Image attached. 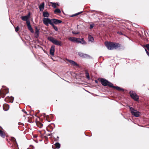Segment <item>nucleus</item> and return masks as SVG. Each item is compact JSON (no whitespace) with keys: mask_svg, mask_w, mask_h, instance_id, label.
<instances>
[{"mask_svg":"<svg viewBox=\"0 0 149 149\" xmlns=\"http://www.w3.org/2000/svg\"><path fill=\"white\" fill-rule=\"evenodd\" d=\"M54 12L55 13H61V11L59 9H58V8L56 9L55 10Z\"/></svg>","mask_w":149,"mask_h":149,"instance_id":"nucleus-24","label":"nucleus"},{"mask_svg":"<svg viewBox=\"0 0 149 149\" xmlns=\"http://www.w3.org/2000/svg\"><path fill=\"white\" fill-rule=\"evenodd\" d=\"M57 5H58H58H59L58 4H57Z\"/></svg>","mask_w":149,"mask_h":149,"instance_id":"nucleus-42","label":"nucleus"},{"mask_svg":"<svg viewBox=\"0 0 149 149\" xmlns=\"http://www.w3.org/2000/svg\"><path fill=\"white\" fill-rule=\"evenodd\" d=\"M79 55L81 57L84 58H88L89 56L87 54H84L81 52L78 53Z\"/></svg>","mask_w":149,"mask_h":149,"instance_id":"nucleus-9","label":"nucleus"},{"mask_svg":"<svg viewBox=\"0 0 149 149\" xmlns=\"http://www.w3.org/2000/svg\"><path fill=\"white\" fill-rule=\"evenodd\" d=\"M28 29L30 30L31 33H33L34 31L30 24L27 25Z\"/></svg>","mask_w":149,"mask_h":149,"instance_id":"nucleus-17","label":"nucleus"},{"mask_svg":"<svg viewBox=\"0 0 149 149\" xmlns=\"http://www.w3.org/2000/svg\"><path fill=\"white\" fill-rule=\"evenodd\" d=\"M39 36V30L36 28V31L35 33V37L37 38Z\"/></svg>","mask_w":149,"mask_h":149,"instance_id":"nucleus-13","label":"nucleus"},{"mask_svg":"<svg viewBox=\"0 0 149 149\" xmlns=\"http://www.w3.org/2000/svg\"><path fill=\"white\" fill-rule=\"evenodd\" d=\"M57 138H59V137H58V136H57Z\"/></svg>","mask_w":149,"mask_h":149,"instance_id":"nucleus-41","label":"nucleus"},{"mask_svg":"<svg viewBox=\"0 0 149 149\" xmlns=\"http://www.w3.org/2000/svg\"><path fill=\"white\" fill-rule=\"evenodd\" d=\"M94 26V24H92L90 25V29H92Z\"/></svg>","mask_w":149,"mask_h":149,"instance_id":"nucleus-30","label":"nucleus"},{"mask_svg":"<svg viewBox=\"0 0 149 149\" xmlns=\"http://www.w3.org/2000/svg\"><path fill=\"white\" fill-rule=\"evenodd\" d=\"M49 14L47 12H45L43 13V15L44 17H48L49 16Z\"/></svg>","mask_w":149,"mask_h":149,"instance_id":"nucleus-16","label":"nucleus"},{"mask_svg":"<svg viewBox=\"0 0 149 149\" xmlns=\"http://www.w3.org/2000/svg\"><path fill=\"white\" fill-rule=\"evenodd\" d=\"M95 82L96 83H97L98 82H97V80H95Z\"/></svg>","mask_w":149,"mask_h":149,"instance_id":"nucleus-39","label":"nucleus"},{"mask_svg":"<svg viewBox=\"0 0 149 149\" xmlns=\"http://www.w3.org/2000/svg\"><path fill=\"white\" fill-rule=\"evenodd\" d=\"M52 21L55 24H59L62 22L61 20L54 19H52Z\"/></svg>","mask_w":149,"mask_h":149,"instance_id":"nucleus-10","label":"nucleus"},{"mask_svg":"<svg viewBox=\"0 0 149 149\" xmlns=\"http://www.w3.org/2000/svg\"><path fill=\"white\" fill-rule=\"evenodd\" d=\"M88 40L91 42H94V40L93 38L91 35H89L88 36Z\"/></svg>","mask_w":149,"mask_h":149,"instance_id":"nucleus-15","label":"nucleus"},{"mask_svg":"<svg viewBox=\"0 0 149 149\" xmlns=\"http://www.w3.org/2000/svg\"><path fill=\"white\" fill-rule=\"evenodd\" d=\"M105 44L107 49L109 50L116 49L120 47V45L119 43L111 42H105Z\"/></svg>","mask_w":149,"mask_h":149,"instance_id":"nucleus-1","label":"nucleus"},{"mask_svg":"<svg viewBox=\"0 0 149 149\" xmlns=\"http://www.w3.org/2000/svg\"><path fill=\"white\" fill-rule=\"evenodd\" d=\"M3 108L4 111H7L9 109V107L8 104H4L3 106Z\"/></svg>","mask_w":149,"mask_h":149,"instance_id":"nucleus-12","label":"nucleus"},{"mask_svg":"<svg viewBox=\"0 0 149 149\" xmlns=\"http://www.w3.org/2000/svg\"><path fill=\"white\" fill-rule=\"evenodd\" d=\"M11 98H12V99H13H13H14V97H11Z\"/></svg>","mask_w":149,"mask_h":149,"instance_id":"nucleus-40","label":"nucleus"},{"mask_svg":"<svg viewBox=\"0 0 149 149\" xmlns=\"http://www.w3.org/2000/svg\"><path fill=\"white\" fill-rule=\"evenodd\" d=\"M54 46H52L50 48V53L51 55L53 56L54 54Z\"/></svg>","mask_w":149,"mask_h":149,"instance_id":"nucleus-11","label":"nucleus"},{"mask_svg":"<svg viewBox=\"0 0 149 149\" xmlns=\"http://www.w3.org/2000/svg\"><path fill=\"white\" fill-rule=\"evenodd\" d=\"M43 21L44 24L47 26H49V24L51 25L53 23L52 22V19H50L48 18H44Z\"/></svg>","mask_w":149,"mask_h":149,"instance_id":"nucleus-6","label":"nucleus"},{"mask_svg":"<svg viewBox=\"0 0 149 149\" xmlns=\"http://www.w3.org/2000/svg\"><path fill=\"white\" fill-rule=\"evenodd\" d=\"M8 93V91L6 93H5L4 92H1V95H2L3 96V98L5 95L7 93Z\"/></svg>","mask_w":149,"mask_h":149,"instance_id":"nucleus-26","label":"nucleus"},{"mask_svg":"<svg viewBox=\"0 0 149 149\" xmlns=\"http://www.w3.org/2000/svg\"><path fill=\"white\" fill-rule=\"evenodd\" d=\"M76 40V41L75 42H76L78 43H79V42L80 40H81V39L77 38V40Z\"/></svg>","mask_w":149,"mask_h":149,"instance_id":"nucleus-32","label":"nucleus"},{"mask_svg":"<svg viewBox=\"0 0 149 149\" xmlns=\"http://www.w3.org/2000/svg\"><path fill=\"white\" fill-rule=\"evenodd\" d=\"M22 111L23 112H24L25 113H27V112L26 111H25V110H22Z\"/></svg>","mask_w":149,"mask_h":149,"instance_id":"nucleus-37","label":"nucleus"},{"mask_svg":"<svg viewBox=\"0 0 149 149\" xmlns=\"http://www.w3.org/2000/svg\"><path fill=\"white\" fill-rule=\"evenodd\" d=\"M19 27L18 26H17L15 29V30L16 32H17L19 31Z\"/></svg>","mask_w":149,"mask_h":149,"instance_id":"nucleus-35","label":"nucleus"},{"mask_svg":"<svg viewBox=\"0 0 149 149\" xmlns=\"http://www.w3.org/2000/svg\"><path fill=\"white\" fill-rule=\"evenodd\" d=\"M111 87H112V88H115L117 90H118L122 91H124L123 89L121 88L120 87H118V86H114L113 85V86Z\"/></svg>","mask_w":149,"mask_h":149,"instance_id":"nucleus-18","label":"nucleus"},{"mask_svg":"<svg viewBox=\"0 0 149 149\" xmlns=\"http://www.w3.org/2000/svg\"><path fill=\"white\" fill-rule=\"evenodd\" d=\"M145 50L147 55L149 56V52L147 51L146 49H145Z\"/></svg>","mask_w":149,"mask_h":149,"instance_id":"nucleus-36","label":"nucleus"},{"mask_svg":"<svg viewBox=\"0 0 149 149\" xmlns=\"http://www.w3.org/2000/svg\"><path fill=\"white\" fill-rule=\"evenodd\" d=\"M55 145L56 147V148L57 149H59L60 148V145L58 143H56L55 144Z\"/></svg>","mask_w":149,"mask_h":149,"instance_id":"nucleus-23","label":"nucleus"},{"mask_svg":"<svg viewBox=\"0 0 149 149\" xmlns=\"http://www.w3.org/2000/svg\"><path fill=\"white\" fill-rule=\"evenodd\" d=\"M65 60L68 61L72 65L74 66H79L78 64H77L76 62L74 61H73L69 60L67 58H66Z\"/></svg>","mask_w":149,"mask_h":149,"instance_id":"nucleus-7","label":"nucleus"},{"mask_svg":"<svg viewBox=\"0 0 149 149\" xmlns=\"http://www.w3.org/2000/svg\"><path fill=\"white\" fill-rule=\"evenodd\" d=\"M44 3H42L39 6V8L40 11H42L44 9Z\"/></svg>","mask_w":149,"mask_h":149,"instance_id":"nucleus-14","label":"nucleus"},{"mask_svg":"<svg viewBox=\"0 0 149 149\" xmlns=\"http://www.w3.org/2000/svg\"><path fill=\"white\" fill-rule=\"evenodd\" d=\"M51 25L53 26V28L56 31H57L58 30V28L57 27L55 26L53 23Z\"/></svg>","mask_w":149,"mask_h":149,"instance_id":"nucleus-25","label":"nucleus"},{"mask_svg":"<svg viewBox=\"0 0 149 149\" xmlns=\"http://www.w3.org/2000/svg\"><path fill=\"white\" fill-rule=\"evenodd\" d=\"M82 12H79V13H77L74 14H73V15H72V17L75 16L76 15H79V14L81 13Z\"/></svg>","mask_w":149,"mask_h":149,"instance_id":"nucleus-27","label":"nucleus"},{"mask_svg":"<svg viewBox=\"0 0 149 149\" xmlns=\"http://www.w3.org/2000/svg\"><path fill=\"white\" fill-rule=\"evenodd\" d=\"M52 6L54 8H56V3H52Z\"/></svg>","mask_w":149,"mask_h":149,"instance_id":"nucleus-28","label":"nucleus"},{"mask_svg":"<svg viewBox=\"0 0 149 149\" xmlns=\"http://www.w3.org/2000/svg\"><path fill=\"white\" fill-rule=\"evenodd\" d=\"M145 47L147 48L148 51H149V44H147L146 45Z\"/></svg>","mask_w":149,"mask_h":149,"instance_id":"nucleus-34","label":"nucleus"},{"mask_svg":"<svg viewBox=\"0 0 149 149\" xmlns=\"http://www.w3.org/2000/svg\"><path fill=\"white\" fill-rule=\"evenodd\" d=\"M130 94L132 98L134 100L136 101H138L139 99V96L135 92L133 91H130Z\"/></svg>","mask_w":149,"mask_h":149,"instance_id":"nucleus-5","label":"nucleus"},{"mask_svg":"<svg viewBox=\"0 0 149 149\" xmlns=\"http://www.w3.org/2000/svg\"><path fill=\"white\" fill-rule=\"evenodd\" d=\"M120 35H122V33L121 32H118V33Z\"/></svg>","mask_w":149,"mask_h":149,"instance_id":"nucleus-38","label":"nucleus"},{"mask_svg":"<svg viewBox=\"0 0 149 149\" xmlns=\"http://www.w3.org/2000/svg\"><path fill=\"white\" fill-rule=\"evenodd\" d=\"M11 140L15 142L16 144H17V143L16 139L12 137L11 138Z\"/></svg>","mask_w":149,"mask_h":149,"instance_id":"nucleus-29","label":"nucleus"},{"mask_svg":"<svg viewBox=\"0 0 149 149\" xmlns=\"http://www.w3.org/2000/svg\"><path fill=\"white\" fill-rule=\"evenodd\" d=\"M72 33L74 34H79V32L72 31Z\"/></svg>","mask_w":149,"mask_h":149,"instance_id":"nucleus-31","label":"nucleus"},{"mask_svg":"<svg viewBox=\"0 0 149 149\" xmlns=\"http://www.w3.org/2000/svg\"><path fill=\"white\" fill-rule=\"evenodd\" d=\"M102 84L104 86H108L109 87L113 86V84L105 79L102 78L100 79Z\"/></svg>","mask_w":149,"mask_h":149,"instance_id":"nucleus-2","label":"nucleus"},{"mask_svg":"<svg viewBox=\"0 0 149 149\" xmlns=\"http://www.w3.org/2000/svg\"><path fill=\"white\" fill-rule=\"evenodd\" d=\"M79 43H81L82 44H86V42L84 40V39L83 38H82L81 39V40H80L79 42Z\"/></svg>","mask_w":149,"mask_h":149,"instance_id":"nucleus-20","label":"nucleus"},{"mask_svg":"<svg viewBox=\"0 0 149 149\" xmlns=\"http://www.w3.org/2000/svg\"><path fill=\"white\" fill-rule=\"evenodd\" d=\"M26 23L27 24V25H28L29 24V25L30 24V22L29 20H26Z\"/></svg>","mask_w":149,"mask_h":149,"instance_id":"nucleus-33","label":"nucleus"},{"mask_svg":"<svg viewBox=\"0 0 149 149\" xmlns=\"http://www.w3.org/2000/svg\"><path fill=\"white\" fill-rule=\"evenodd\" d=\"M85 74H86V76L87 77V78L88 79H90V76L89 75V74L87 70H86L85 71Z\"/></svg>","mask_w":149,"mask_h":149,"instance_id":"nucleus-22","label":"nucleus"},{"mask_svg":"<svg viewBox=\"0 0 149 149\" xmlns=\"http://www.w3.org/2000/svg\"><path fill=\"white\" fill-rule=\"evenodd\" d=\"M69 40L72 42H75V40H77V38L74 37H70L69 38Z\"/></svg>","mask_w":149,"mask_h":149,"instance_id":"nucleus-19","label":"nucleus"},{"mask_svg":"<svg viewBox=\"0 0 149 149\" xmlns=\"http://www.w3.org/2000/svg\"><path fill=\"white\" fill-rule=\"evenodd\" d=\"M30 13H29L27 15H25L24 16H22L21 18L22 19L23 21H26L29 19L30 16Z\"/></svg>","mask_w":149,"mask_h":149,"instance_id":"nucleus-8","label":"nucleus"},{"mask_svg":"<svg viewBox=\"0 0 149 149\" xmlns=\"http://www.w3.org/2000/svg\"><path fill=\"white\" fill-rule=\"evenodd\" d=\"M130 109L132 115L136 117L139 116L140 114V113L139 111L134 109L131 107H130Z\"/></svg>","mask_w":149,"mask_h":149,"instance_id":"nucleus-4","label":"nucleus"},{"mask_svg":"<svg viewBox=\"0 0 149 149\" xmlns=\"http://www.w3.org/2000/svg\"><path fill=\"white\" fill-rule=\"evenodd\" d=\"M0 135L3 138H4L5 137V134H4L3 132L0 130Z\"/></svg>","mask_w":149,"mask_h":149,"instance_id":"nucleus-21","label":"nucleus"},{"mask_svg":"<svg viewBox=\"0 0 149 149\" xmlns=\"http://www.w3.org/2000/svg\"><path fill=\"white\" fill-rule=\"evenodd\" d=\"M48 39L51 42H52L54 44L59 46L61 45V41H59L58 40H56L53 37H49Z\"/></svg>","mask_w":149,"mask_h":149,"instance_id":"nucleus-3","label":"nucleus"}]
</instances>
